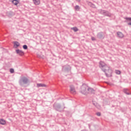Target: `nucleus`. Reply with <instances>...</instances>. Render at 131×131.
Returning a JSON list of instances; mask_svg holds the SVG:
<instances>
[{
    "label": "nucleus",
    "instance_id": "obj_1",
    "mask_svg": "<svg viewBox=\"0 0 131 131\" xmlns=\"http://www.w3.org/2000/svg\"><path fill=\"white\" fill-rule=\"evenodd\" d=\"M94 92L95 91L94 90V89L89 88V87H88L86 85H83L81 87L80 92L83 95H86L87 94H89L90 93L93 94Z\"/></svg>",
    "mask_w": 131,
    "mask_h": 131
},
{
    "label": "nucleus",
    "instance_id": "obj_2",
    "mask_svg": "<svg viewBox=\"0 0 131 131\" xmlns=\"http://www.w3.org/2000/svg\"><path fill=\"white\" fill-rule=\"evenodd\" d=\"M103 71L104 72L106 76L107 77H111L112 76V73H113V71L109 67H106V68H104L103 69Z\"/></svg>",
    "mask_w": 131,
    "mask_h": 131
},
{
    "label": "nucleus",
    "instance_id": "obj_3",
    "mask_svg": "<svg viewBox=\"0 0 131 131\" xmlns=\"http://www.w3.org/2000/svg\"><path fill=\"white\" fill-rule=\"evenodd\" d=\"M70 92L72 95H76L77 94V92H76V89H75V86L73 85H71L70 86Z\"/></svg>",
    "mask_w": 131,
    "mask_h": 131
},
{
    "label": "nucleus",
    "instance_id": "obj_4",
    "mask_svg": "<svg viewBox=\"0 0 131 131\" xmlns=\"http://www.w3.org/2000/svg\"><path fill=\"white\" fill-rule=\"evenodd\" d=\"M29 80L26 77L23 78L19 82L20 85H23V84H26L28 83Z\"/></svg>",
    "mask_w": 131,
    "mask_h": 131
},
{
    "label": "nucleus",
    "instance_id": "obj_5",
    "mask_svg": "<svg viewBox=\"0 0 131 131\" xmlns=\"http://www.w3.org/2000/svg\"><path fill=\"white\" fill-rule=\"evenodd\" d=\"M99 66H100V67H101L102 71H103V69H104V68H107V67H108V66L107 65H106L105 62H103V61H100V62Z\"/></svg>",
    "mask_w": 131,
    "mask_h": 131
},
{
    "label": "nucleus",
    "instance_id": "obj_6",
    "mask_svg": "<svg viewBox=\"0 0 131 131\" xmlns=\"http://www.w3.org/2000/svg\"><path fill=\"white\" fill-rule=\"evenodd\" d=\"M16 53L19 55V56H24V52L19 49L16 50Z\"/></svg>",
    "mask_w": 131,
    "mask_h": 131
},
{
    "label": "nucleus",
    "instance_id": "obj_7",
    "mask_svg": "<svg viewBox=\"0 0 131 131\" xmlns=\"http://www.w3.org/2000/svg\"><path fill=\"white\" fill-rule=\"evenodd\" d=\"M117 34L118 37H119V38H123V37H124V35H123V33L121 32H118Z\"/></svg>",
    "mask_w": 131,
    "mask_h": 131
},
{
    "label": "nucleus",
    "instance_id": "obj_8",
    "mask_svg": "<svg viewBox=\"0 0 131 131\" xmlns=\"http://www.w3.org/2000/svg\"><path fill=\"white\" fill-rule=\"evenodd\" d=\"M11 3H12L14 6H17L19 3H20V1L19 0H11Z\"/></svg>",
    "mask_w": 131,
    "mask_h": 131
},
{
    "label": "nucleus",
    "instance_id": "obj_9",
    "mask_svg": "<svg viewBox=\"0 0 131 131\" xmlns=\"http://www.w3.org/2000/svg\"><path fill=\"white\" fill-rule=\"evenodd\" d=\"M36 86L37 88H46V86H47V85L42 83H37Z\"/></svg>",
    "mask_w": 131,
    "mask_h": 131
},
{
    "label": "nucleus",
    "instance_id": "obj_10",
    "mask_svg": "<svg viewBox=\"0 0 131 131\" xmlns=\"http://www.w3.org/2000/svg\"><path fill=\"white\" fill-rule=\"evenodd\" d=\"M6 123V120H4L3 119H0V124H2V125H5Z\"/></svg>",
    "mask_w": 131,
    "mask_h": 131
},
{
    "label": "nucleus",
    "instance_id": "obj_11",
    "mask_svg": "<svg viewBox=\"0 0 131 131\" xmlns=\"http://www.w3.org/2000/svg\"><path fill=\"white\" fill-rule=\"evenodd\" d=\"M20 46V43L18 42L14 41V47L15 48H18Z\"/></svg>",
    "mask_w": 131,
    "mask_h": 131
},
{
    "label": "nucleus",
    "instance_id": "obj_12",
    "mask_svg": "<svg viewBox=\"0 0 131 131\" xmlns=\"http://www.w3.org/2000/svg\"><path fill=\"white\" fill-rule=\"evenodd\" d=\"M33 3L34 5H37L40 4V1L39 0H33Z\"/></svg>",
    "mask_w": 131,
    "mask_h": 131
},
{
    "label": "nucleus",
    "instance_id": "obj_13",
    "mask_svg": "<svg viewBox=\"0 0 131 131\" xmlns=\"http://www.w3.org/2000/svg\"><path fill=\"white\" fill-rule=\"evenodd\" d=\"M93 105L97 107V108H100V105L97 103L96 101H93Z\"/></svg>",
    "mask_w": 131,
    "mask_h": 131
},
{
    "label": "nucleus",
    "instance_id": "obj_14",
    "mask_svg": "<svg viewBox=\"0 0 131 131\" xmlns=\"http://www.w3.org/2000/svg\"><path fill=\"white\" fill-rule=\"evenodd\" d=\"M71 29L72 30H74V31H75V32H76V31H78V29H77V28H76V27L72 28Z\"/></svg>",
    "mask_w": 131,
    "mask_h": 131
},
{
    "label": "nucleus",
    "instance_id": "obj_15",
    "mask_svg": "<svg viewBox=\"0 0 131 131\" xmlns=\"http://www.w3.org/2000/svg\"><path fill=\"white\" fill-rule=\"evenodd\" d=\"M126 22H131V17H126L125 18Z\"/></svg>",
    "mask_w": 131,
    "mask_h": 131
},
{
    "label": "nucleus",
    "instance_id": "obj_16",
    "mask_svg": "<svg viewBox=\"0 0 131 131\" xmlns=\"http://www.w3.org/2000/svg\"><path fill=\"white\" fill-rule=\"evenodd\" d=\"M75 10H76V11H79V6H76L75 7Z\"/></svg>",
    "mask_w": 131,
    "mask_h": 131
},
{
    "label": "nucleus",
    "instance_id": "obj_17",
    "mask_svg": "<svg viewBox=\"0 0 131 131\" xmlns=\"http://www.w3.org/2000/svg\"><path fill=\"white\" fill-rule=\"evenodd\" d=\"M115 73H116V74H120L121 73L120 71L118 70H116Z\"/></svg>",
    "mask_w": 131,
    "mask_h": 131
},
{
    "label": "nucleus",
    "instance_id": "obj_18",
    "mask_svg": "<svg viewBox=\"0 0 131 131\" xmlns=\"http://www.w3.org/2000/svg\"><path fill=\"white\" fill-rule=\"evenodd\" d=\"M10 72H11V73H14V69H11L10 70Z\"/></svg>",
    "mask_w": 131,
    "mask_h": 131
},
{
    "label": "nucleus",
    "instance_id": "obj_19",
    "mask_svg": "<svg viewBox=\"0 0 131 131\" xmlns=\"http://www.w3.org/2000/svg\"><path fill=\"white\" fill-rule=\"evenodd\" d=\"M23 49H24V50H27V46L26 45H24Z\"/></svg>",
    "mask_w": 131,
    "mask_h": 131
},
{
    "label": "nucleus",
    "instance_id": "obj_20",
    "mask_svg": "<svg viewBox=\"0 0 131 131\" xmlns=\"http://www.w3.org/2000/svg\"><path fill=\"white\" fill-rule=\"evenodd\" d=\"M96 115H97V116H101V113H97Z\"/></svg>",
    "mask_w": 131,
    "mask_h": 131
},
{
    "label": "nucleus",
    "instance_id": "obj_21",
    "mask_svg": "<svg viewBox=\"0 0 131 131\" xmlns=\"http://www.w3.org/2000/svg\"><path fill=\"white\" fill-rule=\"evenodd\" d=\"M91 7H92V8H96V6H95V5H94V4H92V5H91Z\"/></svg>",
    "mask_w": 131,
    "mask_h": 131
},
{
    "label": "nucleus",
    "instance_id": "obj_22",
    "mask_svg": "<svg viewBox=\"0 0 131 131\" xmlns=\"http://www.w3.org/2000/svg\"><path fill=\"white\" fill-rule=\"evenodd\" d=\"M126 91H127V90H124V92L127 94L128 95V93L126 92Z\"/></svg>",
    "mask_w": 131,
    "mask_h": 131
},
{
    "label": "nucleus",
    "instance_id": "obj_23",
    "mask_svg": "<svg viewBox=\"0 0 131 131\" xmlns=\"http://www.w3.org/2000/svg\"><path fill=\"white\" fill-rule=\"evenodd\" d=\"M92 40H96V38H95V37H92Z\"/></svg>",
    "mask_w": 131,
    "mask_h": 131
},
{
    "label": "nucleus",
    "instance_id": "obj_24",
    "mask_svg": "<svg viewBox=\"0 0 131 131\" xmlns=\"http://www.w3.org/2000/svg\"><path fill=\"white\" fill-rule=\"evenodd\" d=\"M77 2H80V0H76Z\"/></svg>",
    "mask_w": 131,
    "mask_h": 131
}]
</instances>
